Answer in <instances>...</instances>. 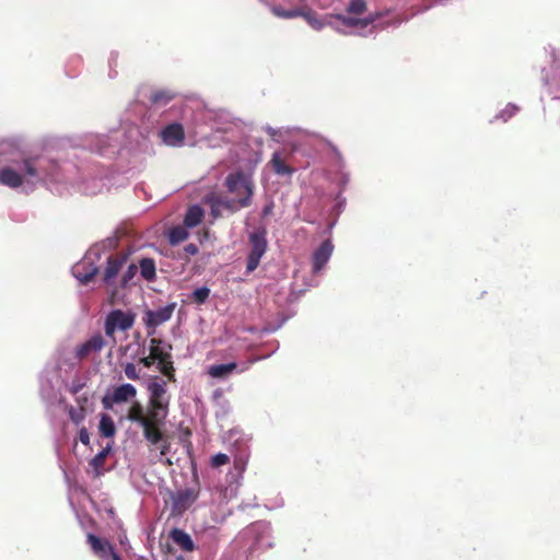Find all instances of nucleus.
Here are the masks:
<instances>
[{
    "mask_svg": "<svg viewBox=\"0 0 560 560\" xmlns=\"http://www.w3.org/2000/svg\"><path fill=\"white\" fill-rule=\"evenodd\" d=\"M431 5L422 9H413L410 7L411 13L397 12L396 9L389 8L374 12H368V3L365 0H350L345 12L327 13L319 16L313 9L308 7H298L288 11H279V19L292 20L302 18L314 31H322L328 26L340 35H357L366 37L376 31L387 28H397L402 23L408 22L412 16L420 12L427 11Z\"/></svg>",
    "mask_w": 560,
    "mask_h": 560,
    "instance_id": "nucleus-1",
    "label": "nucleus"
},
{
    "mask_svg": "<svg viewBox=\"0 0 560 560\" xmlns=\"http://www.w3.org/2000/svg\"><path fill=\"white\" fill-rule=\"evenodd\" d=\"M68 168L46 154H23L19 150L0 151V185L33 192L42 185L71 183Z\"/></svg>",
    "mask_w": 560,
    "mask_h": 560,
    "instance_id": "nucleus-2",
    "label": "nucleus"
},
{
    "mask_svg": "<svg viewBox=\"0 0 560 560\" xmlns=\"http://www.w3.org/2000/svg\"><path fill=\"white\" fill-rule=\"evenodd\" d=\"M139 128L120 125L106 133H89L83 138V147L101 156L113 159L137 137Z\"/></svg>",
    "mask_w": 560,
    "mask_h": 560,
    "instance_id": "nucleus-3",
    "label": "nucleus"
},
{
    "mask_svg": "<svg viewBox=\"0 0 560 560\" xmlns=\"http://www.w3.org/2000/svg\"><path fill=\"white\" fill-rule=\"evenodd\" d=\"M201 122L197 125L196 135L200 136L209 147L220 145L223 136L229 133L234 121L230 113L222 109H206L199 114Z\"/></svg>",
    "mask_w": 560,
    "mask_h": 560,
    "instance_id": "nucleus-4",
    "label": "nucleus"
},
{
    "mask_svg": "<svg viewBox=\"0 0 560 560\" xmlns=\"http://www.w3.org/2000/svg\"><path fill=\"white\" fill-rule=\"evenodd\" d=\"M117 244L118 238L112 236L91 246L84 257L73 265L71 269L73 277L82 284L88 283L98 272L97 262L101 260L103 252L114 250Z\"/></svg>",
    "mask_w": 560,
    "mask_h": 560,
    "instance_id": "nucleus-5",
    "label": "nucleus"
},
{
    "mask_svg": "<svg viewBox=\"0 0 560 560\" xmlns=\"http://www.w3.org/2000/svg\"><path fill=\"white\" fill-rule=\"evenodd\" d=\"M148 390L150 393L149 407L151 408V418L165 421L170 406L166 382L162 378L153 377L148 384Z\"/></svg>",
    "mask_w": 560,
    "mask_h": 560,
    "instance_id": "nucleus-6",
    "label": "nucleus"
},
{
    "mask_svg": "<svg viewBox=\"0 0 560 560\" xmlns=\"http://www.w3.org/2000/svg\"><path fill=\"white\" fill-rule=\"evenodd\" d=\"M225 187L234 198L241 201V206L252 205L255 184L249 174L242 171L229 174L225 178Z\"/></svg>",
    "mask_w": 560,
    "mask_h": 560,
    "instance_id": "nucleus-7",
    "label": "nucleus"
},
{
    "mask_svg": "<svg viewBox=\"0 0 560 560\" xmlns=\"http://www.w3.org/2000/svg\"><path fill=\"white\" fill-rule=\"evenodd\" d=\"M103 252L106 255V266L103 271V283L106 288L117 290L118 289V275L122 270V267L127 265L129 254L126 252L112 253Z\"/></svg>",
    "mask_w": 560,
    "mask_h": 560,
    "instance_id": "nucleus-8",
    "label": "nucleus"
},
{
    "mask_svg": "<svg viewBox=\"0 0 560 560\" xmlns=\"http://www.w3.org/2000/svg\"><path fill=\"white\" fill-rule=\"evenodd\" d=\"M249 253L247 256L246 273L249 275L259 266L261 257L268 248L267 231L264 228L256 229L248 235Z\"/></svg>",
    "mask_w": 560,
    "mask_h": 560,
    "instance_id": "nucleus-9",
    "label": "nucleus"
},
{
    "mask_svg": "<svg viewBox=\"0 0 560 560\" xmlns=\"http://www.w3.org/2000/svg\"><path fill=\"white\" fill-rule=\"evenodd\" d=\"M206 201L210 206L211 215L214 219L223 217L224 214H232L243 208H247V206H241V201H238L237 198L210 195L207 196Z\"/></svg>",
    "mask_w": 560,
    "mask_h": 560,
    "instance_id": "nucleus-10",
    "label": "nucleus"
},
{
    "mask_svg": "<svg viewBox=\"0 0 560 560\" xmlns=\"http://www.w3.org/2000/svg\"><path fill=\"white\" fill-rule=\"evenodd\" d=\"M135 315L131 312H124L121 310H114L109 312L105 319V334L113 337L115 331H126L133 326Z\"/></svg>",
    "mask_w": 560,
    "mask_h": 560,
    "instance_id": "nucleus-11",
    "label": "nucleus"
},
{
    "mask_svg": "<svg viewBox=\"0 0 560 560\" xmlns=\"http://www.w3.org/2000/svg\"><path fill=\"white\" fill-rule=\"evenodd\" d=\"M137 396V389L132 384L126 383L115 387L112 393L106 394L103 399V406L106 409L114 405L127 402Z\"/></svg>",
    "mask_w": 560,
    "mask_h": 560,
    "instance_id": "nucleus-12",
    "label": "nucleus"
},
{
    "mask_svg": "<svg viewBox=\"0 0 560 560\" xmlns=\"http://www.w3.org/2000/svg\"><path fill=\"white\" fill-rule=\"evenodd\" d=\"M334 166L336 167V171H335L332 180L338 186V188L340 190L337 196V199H338V205L341 207L346 202V199L341 196V194L347 188V186L350 182V174L346 170L345 160L342 159V156L340 155L339 152H336V161H335Z\"/></svg>",
    "mask_w": 560,
    "mask_h": 560,
    "instance_id": "nucleus-13",
    "label": "nucleus"
},
{
    "mask_svg": "<svg viewBox=\"0 0 560 560\" xmlns=\"http://www.w3.org/2000/svg\"><path fill=\"white\" fill-rule=\"evenodd\" d=\"M248 532L254 536L255 545L258 548L267 549L273 546L271 526L269 523L257 522L249 527Z\"/></svg>",
    "mask_w": 560,
    "mask_h": 560,
    "instance_id": "nucleus-14",
    "label": "nucleus"
},
{
    "mask_svg": "<svg viewBox=\"0 0 560 560\" xmlns=\"http://www.w3.org/2000/svg\"><path fill=\"white\" fill-rule=\"evenodd\" d=\"M161 139L168 147H182L185 141V131L180 124L172 122L160 131Z\"/></svg>",
    "mask_w": 560,
    "mask_h": 560,
    "instance_id": "nucleus-15",
    "label": "nucleus"
},
{
    "mask_svg": "<svg viewBox=\"0 0 560 560\" xmlns=\"http://www.w3.org/2000/svg\"><path fill=\"white\" fill-rule=\"evenodd\" d=\"M176 307V303H170L163 307H160L154 311H147L144 314V323L148 327H158L168 319H171L174 310Z\"/></svg>",
    "mask_w": 560,
    "mask_h": 560,
    "instance_id": "nucleus-16",
    "label": "nucleus"
},
{
    "mask_svg": "<svg viewBox=\"0 0 560 560\" xmlns=\"http://www.w3.org/2000/svg\"><path fill=\"white\" fill-rule=\"evenodd\" d=\"M197 499V493L192 489H184L172 494V513L183 514Z\"/></svg>",
    "mask_w": 560,
    "mask_h": 560,
    "instance_id": "nucleus-17",
    "label": "nucleus"
},
{
    "mask_svg": "<svg viewBox=\"0 0 560 560\" xmlns=\"http://www.w3.org/2000/svg\"><path fill=\"white\" fill-rule=\"evenodd\" d=\"M334 252L331 240H325L320 246L313 253V273H318L329 261Z\"/></svg>",
    "mask_w": 560,
    "mask_h": 560,
    "instance_id": "nucleus-18",
    "label": "nucleus"
},
{
    "mask_svg": "<svg viewBox=\"0 0 560 560\" xmlns=\"http://www.w3.org/2000/svg\"><path fill=\"white\" fill-rule=\"evenodd\" d=\"M58 380L55 375L49 376L48 372H45L40 377V396L48 404H54L59 399V392L56 387Z\"/></svg>",
    "mask_w": 560,
    "mask_h": 560,
    "instance_id": "nucleus-19",
    "label": "nucleus"
},
{
    "mask_svg": "<svg viewBox=\"0 0 560 560\" xmlns=\"http://www.w3.org/2000/svg\"><path fill=\"white\" fill-rule=\"evenodd\" d=\"M88 541L94 553H96L102 559L107 560L110 558V560H121V558L113 550V547L107 541L100 539L93 534L88 535Z\"/></svg>",
    "mask_w": 560,
    "mask_h": 560,
    "instance_id": "nucleus-20",
    "label": "nucleus"
},
{
    "mask_svg": "<svg viewBox=\"0 0 560 560\" xmlns=\"http://www.w3.org/2000/svg\"><path fill=\"white\" fill-rule=\"evenodd\" d=\"M104 346V337L101 334H96L75 348V357L80 360L84 359L92 353L100 352Z\"/></svg>",
    "mask_w": 560,
    "mask_h": 560,
    "instance_id": "nucleus-21",
    "label": "nucleus"
},
{
    "mask_svg": "<svg viewBox=\"0 0 560 560\" xmlns=\"http://www.w3.org/2000/svg\"><path fill=\"white\" fill-rule=\"evenodd\" d=\"M272 171L279 176L290 177L294 173V168L287 162L285 153L277 151L272 154L269 162Z\"/></svg>",
    "mask_w": 560,
    "mask_h": 560,
    "instance_id": "nucleus-22",
    "label": "nucleus"
},
{
    "mask_svg": "<svg viewBox=\"0 0 560 560\" xmlns=\"http://www.w3.org/2000/svg\"><path fill=\"white\" fill-rule=\"evenodd\" d=\"M164 421H150L142 428L143 438L151 446H158L163 440V433L160 429Z\"/></svg>",
    "mask_w": 560,
    "mask_h": 560,
    "instance_id": "nucleus-23",
    "label": "nucleus"
},
{
    "mask_svg": "<svg viewBox=\"0 0 560 560\" xmlns=\"http://www.w3.org/2000/svg\"><path fill=\"white\" fill-rule=\"evenodd\" d=\"M127 417L131 422L137 423L141 428H143L150 421H156L155 419L151 418V408L149 407L148 412L144 413L143 407L140 402H135L131 406Z\"/></svg>",
    "mask_w": 560,
    "mask_h": 560,
    "instance_id": "nucleus-24",
    "label": "nucleus"
},
{
    "mask_svg": "<svg viewBox=\"0 0 560 560\" xmlns=\"http://www.w3.org/2000/svg\"><path fill=\"white\" fill-rule=\"evenodd\" d=\"M170 537L182 550L190 552L195 549V544L191 537L179 528H174L170 533Z\"/></svg>",
    "mask_w": 560,
    "mask_h": 560,
    "instance_id": "nucleus-25",
    "label": "nucleus"
},
{
    "mask_svg": "<svg viewBox=\"0 0 560 560\" xmlns=\"http://www.w3.org/2000/svg\"><path fill=\"white\" fill-rule=\"evenodd\" d=\"M236 368L237 365L234 362L214 364L209 366L208 374L213 378L225 380L236 370Z\"/></svg>",
    "mask_w": 560,
    "mask_h": 560,
    "instance_id": "nucleus-26",
    "label": "nucleus"
},
{
    "mask_svg": "<svg viewBox=\"0 0 560 560\" xmlns=\"http://www.w3.org/2000/svg\"><path fill=\"white\" fill-rule=\"evenodd\" d=\"M77 405L78 406L68 405L66 406V410L71 422L79 427L85 420L88 408L81 405V398H77Z\"/></svg>",
    "mask_w": 560,
    "mask_h": 560,
    "instance_id": "nucleus-27",
    "label": "nucleus"
},
{
    "mask_svg": "<svg viewBox=\"0 0 560 560\" xmlns=\"http://www.w3.org/2000/svg\"><path fill=\"white\" fill-rule=\"evenodd\" d=\"M171 346L165 347L162 340L152 338L150 340V354L156 360H163L166 358H171L170 354Z\"/></svg>",
    "mask_w": 560,
    "mask_h": 560,
    "instance_id": "nucleus-28",
    "label": "nucleus"
},
{
    "mask_svg": "<svg viewBox=\"0 0 560 560\" xmlns=\"http://www.w3.org/2000/svg\"><path fill=\"white\" fill-rule=\"evenodd\" d=\"M203 214V209L200 206L194 205L189 207L184 219L185 225L187 228L197 226L201 222Z\"/></svg>",
    "mask_w": 560,
    "mask_h": 560,
    "instance_id": "nucleus-29",
    "label": "nucleus"
},
{
    "mask_svg": "<svg viewBox=\"0 0 560 560\" xmlns=\"http://www.w3.org/2000/svg\"><path fill=\"white\" fill-rule=\"evenodd\" d=\"M140 275L147 281H153L156 276L155 262L151 258H143L139 262Z\"/></svg>",
    "mask_w": 560,
    "mask_h": 560,
    "instance_id": "nucleus-30",
    "label": "nucleus"
},
{
    "mask_svg": "<svg viewBox=\"0 0 560 560\" xmlns=\"http://www.w3.org/2000/svg\"><path fill=\"white\" fill-rule=\"evenodd\" d=\"M138 273V266L136 264H129L126 270L121 273L118 282L119 289H125L133 284L135 277Z\"/></svg>",
    "mask_w": 560,
    "mask_h": 560,
    "instance_id": "nucleus-31",
    "label": "nucleus"
},
{
    "mask_svg": "<svg viewBox=\"0 0 560 560\" xmlns=\"http://www.w3.org/2000/svg\"><path fill=\"white\" fill-rule=\"evenodd\" d=\"M98 430L102 436L112 438L116 433V427L113 419L108 415H102L100 419Z\"/></svg>",
    "mask_w": 560,
    "mask_h": 560,
    "instance_id": "nucleus-32",
    "label": "nucleus"
},
{
    "mask_svg": "<svg viewBox=\"0 0 560 560\" xmlns=\"http://www.w3.org/2000/svg\"><path fill=\"white\" fill-rule=\"evenodd\" d=\"M174 94L168 90H154L150 94V102L155 106L166 105Z\"/></svg>",
    "mask_w": 560,
    "mask_h": 560,
    "instance_id": "nucleus-33",
    "label": "nucleus"
},
{
    "mask_svg": "<svg viewBox=\"0 0 560 560\" xmlns=\"http://www.w3.org/2000/svg\"><path fill=\"white\" fill-rule=\"evenodd\" d=\"M110 451V446L107 445L104 447L101 452H98L91 460L90 466L94 469L95 476L101 475V469L103 467L104 460L107 457L108 453Z\"/></svg>",
    "mask_w": 560,
    "mask_h": 560,
    "instance_id": "nucleus-34",
    "label": "nucleus"
},
{
    "mask_svg": "<svg viewBox=\"0 0 560 560\" xmlns=\"http://www.w3.org/2000/svg\"><path fill=\"white\" fill-rule=\"evenodd\" d=\"M188 237V232L183 226H175L170 231L168 240L172 245H177Z\"/></svg>",
    "mask_w": 560,
    "mask_h": 560,
    "instance_id": "nucleus-35",
    "label": "nucleus"
},
{
    "mask_svg": "<svg viewBox=\"0 0 560 560\" xmlns=\"http://www.w3.org/2000/svg\"><path fill=\"white\" fill-rule=\"evenodd\" d=\"M518 112V107L515 104H508L499 114H497L492 121L502 120L506 122L510 118H512Z\"/></svg>",
    "mask_w": 560,
    "mask_h": 560,
    "instance_id": "nucleus-36",
    "label": "nucleus"
},
{
    "mask_svg": "<svg viewBox=\"0 0 560 560\" xmlns=\"http://www.w3.org/2000/svg\"><path fill=\"white\" fill-rule=\"evenodd\" d=\"M158 369L162 374H164L168 380H174V366L171 358H166L158 361Z\"/></svg>",
    "mask_w": 560,
    "mask_h": 560,
    "instance_id": "nucleus-37",
    "label": "nucleus"
},
{
    "mask_svg": "<svg viewBox=\"0 0 560 560\" xmlns=\"http://www.w3.org/2000/svg\"><path fill=\"white\" fill-rule=\"evenodd\" d=\"M159 462L163 463L166 466H171L173 463L170 458H166V454L170 452L171 443L167 440H163L159 445Z\"/></svg>",
    "mask_w": 560,
    "mask_h": 560,
    "instance_id": "nucleus-38",
    "label": "nucleus"
},
{
    "mask_svg": "<svg viewBox=\"0 0 560 560\" xmlns=\"http://www.w3.org/2000/svg\"><path fill=\"white\" fill-rule=\"evenodd\" d=\"M262 130L268 136H270L271 139L275 140V141H280L284 135L289 133V129L288 128L276 129V128H273V127H271L269 125L264 126Z\"/></svg>",
    "mask_w": 560,
    "mask_h": 560,
    "instance_id": "nucleus-39",
    "label": "nucleus"
},
{
    "mask_svg": "<svg viewBox=\"0 0 560 560\" xmlns=\"http://www.w3.org/2000/svg\"><path fill=\"white\" fill-rule=\"evenodd\" d=\"M209 294H210V289L207 287H201V288L194 290L191 298H192L194 302H196L197 304H202L207 301V299L209 298Z\"/></svg>",
    "mask_w": 560,
    "mask_h": 560,
    "instance_id": "nucleus-40",
    "label": "nucleus"
},
{
    "mask_svg": "<svg viewBox=\"0 0 560 560\" xmlns=\"http://www.w3.org/2000/svg\"><path fill=\"white\" fill-rule=\"evenodd\" d=\"M124 372L127 378L131 381H137L140 378V371L137 369V366L133 363H127L124 366Z\"/></svg>",
    "mask_w": 560,
    "mask_h": 560,
    "instance_id": "nucleus-41",
    "label": "nucleus"
},
{
    "mask_svg": "<svg viewBox=\"0 0 560 560\" xmlns=\"http://www.w3.org/2000/svg\"><path fill=\"white\" fill-rule=\"evenodd\" d=\"M261 4H264L265 7H267L269 9V11L272 13V15H275L276 18H279V13H278V10L279 11H288L289 9H284L283 7L279 5V4H275L273 3V0H258Z\"/></svg>",
    "mask_w": 560,
    "mask_h": 560,
    "instance_id": "nucleus-42",
    "label": "nucleus"
},
{
    "mask_svg": "<svg viewBox=\"0 0 560 560\" xmlns=\"http://www.w3.org/2000/svg\"><path fill=\"white\" fill-rule=\"evenodd\" d=\"M229 460H230V458H229V456L226 454L218 453L214 456H212V458H211V466L217 468V467H220V466H223V465L228 464Z\"/></svg>",
    "mask_w": 560,
    "mask_h": 560,
    "instance_id": "nucleus-43",
    "label": "nucleus"
},
{
    "mask_svg": "<svg viewBox=\"0 0 560 560\" xmlns=\"http://www.w3.org/2000/svg\"><path fill=\"white\" fill-rule=\"evenodd\" d=\"M147 119H148V122L143 121L141 128L148 132L150 129L154 128V125L156 124V120L154 118V113L150 112Z\"/></svg>",
    "mask_w": 560,
    "mask_h": 560,
    "instance_id": "nucleus-44",
    "label": "nucleus"
},
{
    "mask_svg": "<svg viewBox=\"0 0 560 560\" xmlns=\"http://www.w3.org/2000/svg\"><path fill=\"white\" fill-rule=\"evenodd\" d=\"M79 440L82 444H90V433L85 427H81L79 430Z\"/></svg>",
    "mask_w": 560,
    "mask_h": 560,
    "instance_id": "nucleus-45",
    "label": "nucleus"
},
{
    "mask_svg": "<svg viewBox=\"0 0 560 560\" xmlns=\"http://www.w3.org/2000/svg\"><path fill=\"white\" fill-rule=\"evenodd\" d=\"M83 386L84 384L81 383L80 381H72L71 384L69 385V390L72 394H78L83 388Z\"/></svg>",
    "mask_w": 560,
    "mask_h": 560,
    "instance_id": "nucleus-46",
    "label": "nucleus"
},
{
    "mask_svg": "<svg viewBox=\"0 0 560 560\" xmlns=\"http://www.w3.org/2000/svg\"><path fill=\"white\" fill-rule=\"evenodd\" d=\"M273 210V201H269L261 210V217L267 218L272 213Z\"/></svg>",
    "mask_w": 560,
    "mask_h": 560,
    "instance_id": "nucleus-47",
    "label": "nucleus"
},
{
    "mask_svg": "<svg viewBox=\"0 0 560 560\" xmlns=\"http://www.w3.org/2000/svg\"><path fill=\"white\" fill-rule=\"evenodd\" d=\"M184 252L189 256H194L198 253V247L197 245L190 243L184 247Z\"/></svg>",
    "mask_w": 560,
    "mask_h": 560,
    "instance_id": "nucleus-48",
    "label": "nucleus"
},
{
    "mask_svg": "<svg viewBox=\"0 0 560 560\" xmlns=\"http://www.w3.org/2000/svg\"><path fill=\"white\" fill-rule=\"evenodd\" d=\"M154 361H156L151 354H149L148 357H144L140 360V362L145 366V368H150Z\"/></svg>",
    "mask_w": 560,
    "mask_h": 560,
    "instance_id": "nucleus-49",
    "label": "nucleus"
},
{
    "mask_svg": "<svg viewBox=\"0 0 560 560\" xmlns=\"http://www.w3.org/2000/svg\"><path fill=\"white\" fill-rule=\"evenodd\" d=\"M97 187H98L97 185H94L93 187L86 186V187L83 188V191L85 194H95Z\"/></svg>",
    "mask_w": 560,
    "mask_h": 560,
    "instance_id": "nucleus-50",
    "label": "nucleus"
},
{
    "mask_svg": "<svg viewBox=\"0 0 560 560\" xmlns=\"http://www.w3.org/2000/svg\"><path fill=\"white\" fill-rule=\"evenodd\" d=\"M78 398H81V405L86 407L89 398L86 396H79Z\"/></svg>",
    "mask_w": 560,
    "mask_h": 560,
    "instance_id": "nucleus-51",
    "label": "nucleus"
},
{
    "mask_svg": "<svg viewBox=\"0 0 560 560\" xmlns=\"http://www.w3.org/2000/svg\"><path fill=\"white\" fill-rule=\"evenodd\" d=\"M443 2H444V0H439V1H438V3H443Z\"/></svg>",
    "mask_w": 560,
    "mask_h": 560,
    "instance_id": "nucleus-52",
    "label": "nucleus"
}]
</instances>
